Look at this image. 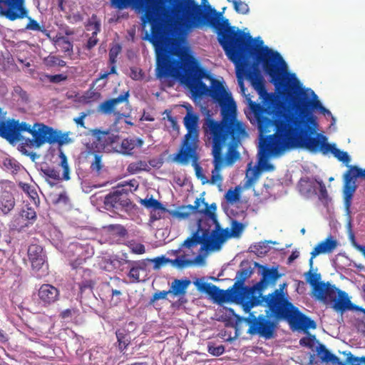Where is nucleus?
<instances>
[{
    "label": "nucleus",
    "instance_id": "nucleus-1",
    "mask_svg": "<svg viewBox=\"0 0 365 365\" xmlns=\"http://www.w3.org/2000/svg\"><path fill=\"white\" fill-rule=\"evenodd\" d=\"M159 78L177 77L194 98L210 96L220 107V120L207 115L202 123L205 141L212 145L215 170L240 158L237 148L247 136L245 124L237 120V105L220 81L213 78L180 43L156 56Z\"/></svg>",
    "mask_w": 365,
    "mask_h": 365
},
{
    "label": "nucleus",
    "instance_id": "nucleus-2",
    "mask_svg": "<svg viewBox=\"0 0 365 365\" xmlns=\"http://www.w3.org/2000/svg\"><path fill=\"white\" fill-rule=\"evenodd\" d=\"M173 13L178 24L185 29L204 25L215 29L220 44L230 60L236 66L238 78L240 73H242L259 93L264 91L262 78L257 68L262 63H257L255 54L247 55V53L250 46L259 49L267 46L256 45L250 34L231 26L229 20L222 17V12L217 11L210 5L207 6V9H203L195 0H179L173 6ZM238 83L245 94L243 81L239 78Z\"/></svg>",
    "mask_w": 365,
    "mask_h": 365
},
{
    "label": "nucleus",
    "instance_id": "nucleus-3",
    "mask_svg": "<svg viewBox=\"0 0 365 365\" xmlns=\"http://www.w3.org/2000/svg\"><path fill=\"white\" fill-rule=\"evenodd\" d=\"M250 108L257 119L262 134L270 133L272 129L275 130L274 134L264 138L260 145L262 156L259 162L264 160L262 166L266 170H273L274 168L272 164L267 163V157L288 148H303L312 153L320 152L323 155L329 153L330 143H327V138L322 133L312 136L316 132L317 126L296 116L286 103L279 101L264 108L250 101Z\"/></svg>",
    "mask_w": 365,
    "mask_h": 365
},
{
    "label": "nucleus",
    "instance_id": "nucleus-4",
    "mask_svg": "<svg viewBox=\"0 0 365 365\" xmlns=\"http://www.w3.org/2000/svg\"><path fill=\"white\" fill-rule=\"evenodd\" d=\"M247 53H255L257 63H262L264 73L270 77V81L277 91L283 97L290 100L292 107L295 110L293 113L296 116L303 119L306 123L317 126V119L312 115V110L323 112L326 110V108L317 99L314 91H312L314 99H310L304 91L299 90L297 86L299 81L294 74H292L291 77L295 83L292 82L291 78L284 77V69L287 65L280 53L269 47L257 49L253 46L248 48Z\"/></svg>",
    "mask_w": 365,
    "mask_h": 365
},
{
    "label": "nucleus",
    "instance_id": "nucleus-5",
    "mask_svg": "<svg viewBox=\"0 0 365 365\" xmlns=\"http://www.w3.org/2000/svg\"><path fill=\"white\" fill-rule=\"evenodd\" d=\"M110 2L119 10L133 6L144 12L141 19L143 26L148 23L151 25V35L146 32L144 39L153 45L156 56L180 43L166 24L170 8L159 0H110Z\"/></svg>",
    "mask_w": 365,
    "mask_h": 365
},
{
    "label": "nucleus",
    "instance_id": "nucleus-6",
    "mask_svg": "<svg viewBox=\"0 0 365 365\" xmlns=\"http://www.w3.org/2000/svg\"><path fill=\"white\" fill-rule=\"evenodd\" d=\"M213 224L215 230L210 233L209 228L203 227V220H199L197 230L183 242L182 246L191 248L200 244L202 245L201 250L218 251L227 239L232 237H239L244 227L242 223L237 221L233 222L231 230L228 228L221 229L217 219L216 222Z\"/></svg>",
    "mask_w": 365,
    "mask_h": 365
},
{
    "label": "nucleus",
    "instance_id": "nucleus-7",
    "mask_svg": "<svg viewBox=\"0 0 365 365\" xmlns=\"http://www.w3.org/2000/svg\"><path fill=\"white\" fill-rule=\"evenodd\" d=\"M268 300V307L276 320H287L289 324L298 329H314L315 322L301 313L288 299H284L279 290L274 291Z\"/></svg>",
    "mask_w": 365,
    "mask_h": 365
},
{
    "label": "nucleus",
    "instance_id": "nucleus-8",
    "mask_svg": "<svg viewBox=\"0 0 365 365\" xmlns=\"http://www.w3.org/2000/svg\"><path fill=\"white\" fill-rule=\"evenodd\" d=\"M262 269V278L259 282L256 283L251 287H245L248 300L245 304V312L248 313L254 307L261 304L262 302L266 303L268 307V300L272 297L274 291L267 296H262L263 290L268 284H275L277 280L281 277L278 272L277 267H267L260 266Z\"/></svg>",
    "mask_w": 365,
    "mask_h": 365
},
{
    "label": "nucleus",
    "instance_id": "nucleus-9",
    "mask_svg": "<svg viewBox=\"0 0 365 365\" xmlns=\"http://www.w3.org/2000/svg\"><path fill=\"white\" fill-rule=\"evenodd\" d=\"M31 134L32 138L26 140L27 145L35 148H40L45 143L51 145L58 143V145L62 146L71 141L68 138V134L62 133L59 130L40 123H34Z\"/></svg>",
    "mask_w": 365,
    "mask_h": 365
},
{
    "label": "nucleus",
    "instance_id": "nucleus-10",
    "mask_svg": "<svg viewBox=\"0 0 365 365\" xmlns=\"http://www.w3.org/2000/svg\"><path fill=\"white\" fill-rule=\"evenodd\" d=\"M317 293L314 294L317 299L322 301L332 302V307L337 312H343L351 308V302L348 294L329 282H319L317 286Z\"/></svg>",
    "mask_w": 365,
    "mask_h": 365
},
{
    "label": "nucleus",
    "instance_id": "nucleus-11",
    "mask_svg": "<svg viewBox=\"0 0 365 365\" xmlns=\"http://www.w3.org/2000/svg\"><path fill=\"white\" fill-rule=\"evenodd\" d=\"M243 320L250 325L247 333L258 334L265 339L273 337L277 323L279 321L274 318L269 309L266 316L260 314L257 317L254 312H250L249 317L244 318Z\"/></svg>",
    "mask_w": 365,
    "mask_h": 365
},
{
    "label": "nucleus",
    "instance_id": "nucleus-12",
    "mask_svg": "<svg viewBox=\"0 0 365 365\" xmlns=\"http://www.w3.org/2000/svg\"><path fill=\"white\" fill-rule=\"evenodd\" d=\"M199 146L198 135L185 134L182 140L180 148L175 156V161L180 164H187L191 160L196 170H200V168L197 164L200 158L198 153Z\"/></svg>",
    "mask_w": 365,
    "mask_h": 365
},
{
    "label": "nucleus",
    "instance_id": "nucleus-13",
    "mask_svg": "<svg viewBox=\"0 0 365 365\" xmlns=\"http://www.w3.org/2000/svg\"><path fill=\"white\" fill-rule=\"evenodd\" d=\"M19 4L14 5L11 9L9 4H4L0 6V16L6 19L14 21L16 20L27 19L28 23L25 29L30 31H42L39 24L31 17L29 16V11L26 6V0H21Z\"/></svg>",
    "mask_w": 365,
    "mask_h": 365
},
{
    "label": "nucleus",
    "instance_id": "nucleus-14",
    "mask_svg": "<svg viewBox=\"0 0 365 365\" xmlns=\"http://www.w3.org/2000/svg\"><path fill=\"white\" fill-rule=\"evenodd\" d=\"M32 127L26 122L19 123L15 119L0 120V136L11 143L22 140V132L31 134Z\"/></svg>",
    "mask_w": 365,
    "mask_h": 365
},
{
    "label": "nucleus",
    "instance_id": "nucleus-15",
    "mask_svg": "<svg viewBox=\"0 0 365 365\" xmlns=\"http://www.w3.org/2000/svg\"><path fill=\"white\" fill-rule=\"evenodd\" d=\"M344 185L343 194L344 205L347 211H349L351 205L352 197L357 188L356 180L357 178H363L365 179V169L362 170L356 165H351L344 174Z\"/></svg>",
    "mask_w": 365,
    "mask_h": 365
},
{
    "label": "nucleus",
    "instance_id": "nucleus-16",
    "mask_svg": "<svg viewBox=\"0 0 365 365\" xmlns=\"http://www.w3.org/2000/svg\"><path fill=\"white\" fill-rule=\"evenodd\" d=\"M132 189L127 186H118L116 190L110 192L104 198V206L108 210H122L128 207L130 204L129 194Z\"/></svg>",
    "mask_w": 365,
    "mask_h": 365
},
{
    "label": "nucleus",
    "instance_id": "nucleus-17",
    "mask_svg": "<svg viewBox=\"0 0 365 365\" xmlns=\"http://www.w3.org/2000/svg\"><path fill=\"white\" fill-rule=\"evenodd\" d=\"M209 296L213 299L214 302L218 304L225 302H235L236 304H241L245 310V304L248 300L246 292L242 291L235 290L233 287L227 290L219 289L214 284Z\"/></svg>",
    "mask_w": 365,
    "mask_h": 365
},
{
    "label": "nucleus",
    "instance_id": "nucleus-18",
    "mask_svg": "<svg viewBox=\"0 0 365 365\" xmlns=\"http://www.w3.org/2000/svg\"><path fill=\"white\" fill-rule=\"evenodd\" d=\"M182 209H186L187 211H178L175 213V215L180 218H185L191 213H200L207 217L208 219L212 221V224L216 222L217 216L215 212L217 210V205L215 202L209 205L208 203L205 202L204 198H197L195 201L194 205H189L187 206L182 207Z\"/></svg>",
    "mask_w": 365,
    "mask_h": 365
},
{
    "label": "nucleus",
    "instance_id": "nucleus-19",
    "mask_svg": "<svg viewBox=\"0 0 365 365\" xmlns=\"http://www.w3.org/2000/svg\"><path fill=\"white\" fill-rule=\"evenodd\" d=\"M93 255V248L90 247L88 245L73 242L68 247L67 255L71 258L70 265L74 269L80 268L86 259L91 258Z\"/></svg>",
    "mask_w": 365,
    "mask_h": 365
},
{
    "label": "nucleus",
    "instance_id": "nucleus-20",
    "mask_svg": "<svg viewBox=\"0 0 365 365\" xmlns=\"http://www.w3.org/2000/svg\"><path fill=\"white\" fill-rule=\"evenodd\" d=\"M38 303L44 307H48L58 300L59 290L50 284H42L38 291Z\"/></svg>",
    "mask_w": 365,
    "mask_h": 365
},
{
    "label": "nucleus",
    "instance_id": "nucleus-21",
    "mask_svg": "<svg viewBox=\"0 0 365 365\" xmlns=\"http://www.w3.org/2000/svg\"><path fill=\"white\" fill-rule=\"evenodd\" d=\"M129 91L124 92L117 98H110L102 102L98 107V111L106 115L115 113L116 106L123 102L128 103Z\"/></svg>",
    "mask_w": 365,
    "mask_h": 365
},
{
    "label": "nucleus",
    "instance_id": "nucleus-22",
    "mask_svg": "<svg viewBox=\"0 0 365 365\" xmlns=\"http://www.w3.org/2000/svg\"><path fill=\"white\" fill-rule=\"evenodd\" d=\"M93 135H95L97 143L100 145L103 149L111 147L115 148L113 145L119 140V136L109 131H101L100 130H94Z\"/></svg>",
    "mask_w": 365,
    "mask_h": 365
},
{
    "label": "nucleus",
    "instance_id": "nucleus-23",
    "mask_svg": "<svg viewBox=\"0 0 365 365\" xmlns=\"http://www.w3.org/2000/svg\"><path fill=\"white\" fill-rule=\"evenodd\" d=\"M192 109V106H189V108H187V113L183 119L184 125L187 130L186 134L199 135V115L193 113Z\"/></svg>",
    "mask_w": 365,
    "mask_h": 365
},
{
    "label": "nucleus",
    "instance_id": "nucleus-24",
    "mask_svg": "<svg viewBox=\"0 0 365 365\" xmlns=\"http://www.w3.org/2000/svg\"><path fill=\"white\" fill-rule=\"evenodd\" d=\"M316 352L317 356L323 363L331 364L332 365H346L345 362L341 361L338 356L331 354L322 344H319Z\"/></svg>",
    "mask_w": 365,
    "mask_h": 365
},
{
    "label": "nucleus",
    "instance_id": "nucleus-25",
    "mask_svg": "<svg viewBox=\"0 0 365 365\" xmlns=\"http://www.w3.org/2000/svg\"><path fill=\"white\" fill-rule=\"evenodd\" d=\"M337 245V240L332 236H329L320 242L311 252V255H312V257H316L321 254L331 253L336 248Z\"/></svg>",
    "mask_w": 365,
    "mask_h": 365
},
{
    "label": "nucleus",
    "instance_id": "nucleus-26",
    "mask_svg": "<svg viewBox=\"0 0 365 365\" xmlns=\"http://www.w3.org/2000/svg\"><path fill=\"white\" fill-rule=\"evenodd\" d=\"M152 262L155 263V268H158L160 266L167 262H170L173 266H175L178 268H184L192 265L193 263L191 259H186L185 255L180 257H178L175 259H170L165 257L164 256L158 257L152 259Z\"/></svg>",
    "mask_w": 365,
    "mask_h": 365
},
{
    "label": "nucleus",
    "instance_id": "nucleus-27",
    "mask_svg": "<svg viewBox=\"0 0 365 365\" xmlns=\"http://www.w3.org/2000/svg\"><path fill=\"white\" fill-rule=\"evenodd\" d=\"M140 202L145 207L152 208L153 210V212H152L150 217L153 220L160 219L163 215L167 211L166 208L158 200L153 197L141 200Z\"/></svg>",
    "mask_w": 365,
    "mask_h": 365
},
{
    "label": "nucleus",
    "instance_id": "nucleus-28",
    "mask_svg": "<svg viewBox=\"0 0 365 365\" xmlns=\"http://www.w3.org/2000/svg\"><path fill=\"white\" fill-rule=\"evenodd\" d=\"M15 199L13 194L7 190H3L0 194V210L3 215H8L15 206Z\"/></svg>",
    "mask_w": 365,
    "mask_h": 365
},
{
    "label": "nucleus",
    "instance_id": "nucleus-29",
    "mask_svg": "<svg viewBox=\"0 0 365 365\" xmlns=\"http://www.w3.org/2000/svg\"><path fill=\"white\" fill-rule=\"evenodd\" d=\"M252 273L253 271L250 267L240 269L237 273V280L235 282L232 287L234 289L239 290L240 292L242 291V292H246L247 291L245 288L250 287L245 286L244 283L247 279L251 277Z\"/></svg>",
    "mask_w": 365,
    "mask_h": 365
},
{
    "label": "nucleus",
    "instance_id": "nucleus-30",
    "mask_svg": "<svg viewBox=\"0 0 365 365\" xmlns=\"http://www.w3.org/2000/svg\"><path fill=\"white\" fill-rule=\"evenodd\" d=\"M143 141L141 139H128L125 138L122 140L119 150V153L123 155H130L133 154V150L135 147H141Z\"/></svg>",
    "mask_w": 365,
    "mask_h": 365
},
{
    "label": "nucleus",
    "instance_id": "nucleus-31",
    "mask_svg": "<svg viewBox=\"0 0 365 365\" xmlns=\"http://www.w3.org/2000/svg\"><path fill=\"white\" fill-rule=\"evenodd\" d=\"M190 281L189 279H175L172 282L170 289V293L174 295H184Z\"/></svg>",
    "mask_w": 365,
    "mask_h": 365
},
{
    "label": "nucleus",
    "instance_id": "nucleus-32",
    "mask_svg": "<svg viewBox=\"0 0 365 365\" xmlns=\"http://www.w3.org/2000/svg\"><path fill=\"white\" fill-rule=\"evenodd\" d=\"M118 347L120 352L127 349L130 343V337L125 329H118L115 331Z\"/></svg>",
    "mask_w": 365,
    "mask_h": 365
},
{
    "label": "nucleus",
    "instance_id": "nucleus-33",
    "mask_svg": "<svg viewBox=\"0 0 365 365\" xmlns=\"http://www.w3.org/2000/svg\"><path fill=\"white\" fill-rule=\"evenodd\" d=\"M20 215L23 219L28 221V222L25 225V227L32 225L37 218L36 212L34 208L27 205L22 209Z\"/></svg>",
    "mask_w": 365,
    "mask_h": 365
},
{
    "label": "nucleus",
    "instance_id": "nucleus-34",
    "mask_svg": "<svg viewBox=\"0 0 365 365\" xmlns=\"http://www.w3.org/2000/svg\"><path fill=\"white\" fill-rule=\"evenodd\" d=\"M150 167L146 161L138 160L130 163L128 166L127 170L131 174H137L141 171H148Z\"/></svg>",
    "mask_w": 365,
    "mask_h": 365
},
{
    "label": "nucleus",
    "instance_id": "nucleus-35",
    "mask_svg": "<svg viewBox=\"0 0 365 365\" xmlns=\"http://www.w3.org/2000/svg\"><path fill=\"white\" fill-rule=\"evenodd\" d=\"M53 41L61 48L62 51L68 53L73 52V44L68 38L63 36H56Z\"/></svg>",
    "mask_w": 365,
    "mask_h": 365
},
{
    "label": "nucleus",
    "instance_id": "nucleus-36",
    "mask_svg": "<svg viewBox=\"0 0 365 365\" xmlns=\"http://www.w3.org/2000/svg\"><path fill=\"white\" fill-rule=\"evenodd\" d=\"M329 153L340 162L348 164L351 159L348 153L336 148L334 144H330Z\"/></svg>",
    "mask_w": 365,
    "mask_h": 365
},
{
    "label": "nucleus",
    "instance_id": "nucleus-37",
    "mask_svg": "<svg viewBox=\"0 0 365 365\" xmlns=\"http://www.w3.org/2000/svg\"><path fill=\"white\" fill-rule=\"evenodd\" d=\"M259 169L258 168L253 169H248L246 173L245 187H250L258 179L259 176Z\"/></svg>",
    "mask_w": 365,
    "mask_h": 365
},
{
    "label": "nucleus",
    "instance_id": "nucleus-38",
    "mask_svg": "<svg viewBox=\"0 0 365 365\" xmlns=\"http://www.w3.org/2000/svg\"><path fill=\"white\" fill-rule=\"evenodd\" d=\"M43 63L47 67H54L56 66L64 67L66 66V62L58 56L49 55L43 59Z\"/></svg>",
    "mask_w": 365,
    "mask_h": 365
},
{
    "label": "nucleus",
    "instance_id": "nucleus-39",
    "mask_svg": "<svg viewBox=\"0 0 365 365\" xmlns=\"http://www.w3.org/2000/svg\"><path fill=\"white\" fill-rule=\"evenodd\" d=\"M90 26H93L94 31L92 33V36H91L87 42V48L88 49L92 48L94 47L97 43H98V38H96V35L100 31V24L98 22H95L93 24H91L89 25Z\"/></svg>",
    "mask_w": 365,
    "mask_h": 365
},
{
    "label": "nucleus",
    "instance_id": "nucleus-40",
    "mask_svg": "<svg viewBox=\"0 0 365 365\" xmlns=\"http://www.w3.org/2000/svg\"><path fill=\"white\" fill-rule=\"evenodd\" d=\"M58 155L61 159L60 165L63 170L62 179L64 180H68L70 179V176H69L70 170H69L67 157L62 150H60Z\"/></svg>",
    "mask_w": 365,
    "mask_h": 365
},
{
    "label": "nucleus",
    "instance_id": "nucleus-41",
    "mask_svg": "<svg viewBox=\"0 0 365 365\" xmlns=\"http://www.w3.org/2000/svg\"><path fill=\"white\" fill-rule=\"evenodd\" d=\"M231 1L233 4L235 11L240 14H247L249 12V6L247 4L241 0H227Z\"/></svg>",
    "mask_w": 365,
    "mask_h": 365
},
{
    "label": "nucleus",
    "instance_id": "nucleus-42",
    "mask_svg": "<svg viewBox=\"0 0 365 365\" xmlns=\"http://www.w3.org/2000/svg\"><path fill=\"white\" fill-rule=\"evenodd\" d=\"M307 282L313 287L314 294L317 293V286L319 285V280L321 279L320 274L313 273L311 270H309L307 273Z\"/></svg>",
    "mask_w": 365,
    "mask_h": 365
},
{
    "label": "nucleus",
    "instance_id": "nucleus-43",
    "mask_svg": "<svg viewBox=\"0 0 365 365\" xmlns=\"http://www.w3.org/2000/svg\"><path fill=\"white\" fill-rule=\"evenodd\" d=\"M43 249L41 246L33 244L28 248V257L29 259L43 257L42 255Z\"/></svg>",
    "mask_w": 365,
    "mask_h": 365
},
{
    "label": "nucleus",
    "instance_id": "nucleus-44",
    "mask_svg": "<svg viewBox=\"0 0 365 365\" xmlns=\"http://www.w3.org/2000/svg\"><path fill=\"white\" fill-rule=\"evenodd\" d=\"M103 167L102 163V155L95 154L93 161L91 164V170L93 172L96 173L98 175L101 173V171Z\"/></svg>",
    "mask_w": 365,
    "mask_h": 365
},
{
    "label": "nucleus",
    "instance_id": "nucleus-45",
    "mask_svg": "<svg viewBox=\"0 0 365 365\" xmlns=\"http://www.w3.org/2000/svg\"><path fill=\"white\" fill-rule=\"evenodd\" d=\"M347 356L346 363H350L351 365H365V356L358 357L352 355L351 352H344Z\"/></svg>",
    "mask_w": 365,
    "mask_h": 365
},
{
    "label": "nucleus",
    "instance_id": "nucleus-46",
    "mask_svg": "<svg viewBox=\"0 0 365 365\" xmlns=\"http://www.w3.org/2000/svg\"><path fill=\"white\" fill-rule=\"evenodd\" d=\"M225 199L227 202L230 204H234L237 201H238L240 198V192L236 190L230 189L227 191L225 195Z\"/></svg>",
    "mask_w": 365,
    "mask_h": 365
},
{
    "label": "nucleus",
    "instance_id": "nucleus-47",
    "mask_svg": "<svg viewBox=\"0 0 365 365\" xmlns=\"http://www.w3.org/2000/svg\"><path fill=\"white\" fill-rule=\"evenodd\" d=\"M195 285L196 286L197 289L202 292H205L207 294H210L214 284L211 283H207L205 282H202L201 280H196L194 282Z\"/></svg>",
    "mask_w": 365,
    "mask_h": 365
},
{
    "label": "nucleus",
    "instance_id": "nucleus-48",
    "mask_svg": "<svg viewBox=\"0 0 365 365\" xmlns=\"http://www.w3.org/2000/svg\"><path fill=\"white\" fill-rule=\"evenodd\" d=\"M95 285V282L92 280L91 279H84L81 282L78 283L79 289L81 294H83L84 292H86L87 289L92 292L93 287Z\"/></svg>",
    "mask_w": 365,
    "mask_h": 365
},
{
    "label": "nucleus",
    "instance_id": "nucleus-49",
    "mask_svg": "<svg viewBox=\"0 0 365 365\" xmlns=\"http://www.w3.org/2000/svg\"><path fill=\"white\" fill-rule=\"evenodd\" d=\"M19 187L25 192L30 197L35 199L37 197V192L34 190L32 186L28 183L19 182Z\"/></svg>",
    "mask_w": 365,
    "mask_h": 365
},
{
    "label": "nucleus",
    "instance_id": "nucleus-50",
    "mask_svg": "<svg viewBox=\"0 0 365 365\" xmlns=\"http://www.w3.org/2000/svg\"><path fill=\"white\" fill-rule=\"evenodd\" d=\"M107 227L109 231L115 232L120 237H125L128 233L126 229L120 225H109Z\"/></svg>",
    "mask_w": 365,
    "mask_h": 365
},
{
    "label": "nucleus",
    "instance_id": "nucleus-51",
    "mask_svg": "<svg viewBox=\"0 0 365 365\" xmlns=\"http://www.w3.org/2000/svg\"><path fill=\"white\" fill-rule=\"evenodd\" d=\"M207 351L212 356H219L225 352V346L223 345L215 346L214 345L208 344Z\"/></svg>",
    "mask_w": 365,
    "mask_h": 365
},
{
    "label": "nucleus",
    "instance_id": "nucleus-52",
    "mask_svg": "<svg viewBox=\"0 0 365 365\" xmlns=\"http://www.w3.org/2000/svg\"><path fill=\"white\" fill-rule=\"evenodd\" d=\"M14 96L19 97L22 101H27L29 96L26 91H24L20 86H16L14 87L12 92Z\"/></svg>",
    "mask_w": 365,
    "mask_h": 365
},
{
    "label": "nucleus",
    "instance_id": "nucleus-53",
    "mask_svg": "<svg viewBox=\"0 0 365 365\" xmlns=\"http://www.w3.org/2000/svg\"><path fill=\"white\" fill-rule=\"evenodd\" d=\"M121 51L120 46L113 47L109 51V63L110 64H115L117 61V57Z\"/></svg>",
    "mask_w": 365,
    "mask_h": 365
},
{
    "label": "nucleus",
    "instance_id": "nucleus-54",
    "mask_svg": "<svg viewBox=\"0 0 365 365\" xmlns=\"http://www.w3.org/2000/svg\"><path fill=\"white\" fill-rule=\"evenodd\" d=\"M143 267H133L130 269L128 273L129 278L133 279L134 282H140V269H143Z\"/></svg>",
    "mask_w": 365,
    "mask_h": 365
},
{
    "label": "nucleus",
    "instance_id": "nucleus-55",
    "mask_svg": "<svg viewBox=\"0 0 365 365\" xmlns=\"http://www.w3.org/2000/svg\"><path fill=\"white\" fill-rule=\"evenodd\" d=\"M4 165L9 170H11L12 172H15L19 170V163L13 160L6 158L4 162Z\"/></svg>",
    "mask_w": 365,
    "mask_h": 365
},
{
    "label": "nucleus",
    "instance_id": "nucleus-56",
    "mask_svg": "<svg viewBox=\"0 0 365 365\" xmlns=\"http://www.w3.org/2000/svg\"><path fill=\"white\" fill-rule=\"evenodd\" d=\"M29 260L31 263L32 269L36 271H38L39 269H41L45 262L43 257L34 258Z\"/></svg>",
    "mask_w": 365,
    "mask_h": 365
},
{
    "label": "nucleus",
    "instance_id": "nucleus-57",
    "mask_svg": "<svg viewBox=\"0 0 365 365\" xmlns=\"http://www.w3.org/2000/svg\"><path fill=\"white\" fill-rule=\"evenodd\" d=\"M70 202L69 197L66 192L60 193L57 197L53 200V204H63L64 205H68Z\"/></svg>",
    "mask_w": 365,
    "mask_h": 365
},
{
    "label": "nucleus",
    "instance_id": "nucleus-58",
    "mask_svg": "<svg viewBox=\"0 0 365 365\" xmlns=\"http://www.w3.org/2000/svg\"><path fill=\"white\" fill-rule=\"evenodd\" d=\"M315 339L316 338L314 335L305 336L300 339L299 344L309 348H312L314 346Z\"/></svg>",
    "mask_w": 365,
    "mask_h": 365
},
{
    "label": "nucleus",
    "instance_id": "nucleus-59",
    "mask_svg": "<svg viewBox=\"0 0 365 365\" xmlns=\"http://www.w3.org/2000/svg\"><path fill=\"white\" fill-rule=\"evenodd\" d=\"M43 172L47 177L54 180H59L61 179L58 171L54 168H48L43 170Z\"/></svg>",
    "mask_w": 365,
    "mask_h": 365
},
{
    "label": "nucleus",
    "instance_id": "nucleus-60",
    "mask_svg": "<svg viewBox=\"0 0 365 365\" xmlns=\"http://www.w3.org/2000/svg\"><path fill=\"white\" fill-rule=\"evenodd\" d=\"M168 294H170V290L168 291H158L153 294L152 298L150 299V304H153L155 301H158L159 299H165L167 295Z\"/></svg>",
    "mask_w": 365,
    "mask_h": 365
},
{
    "label": "nucleus",
    "instance_id": "nucleus-61",
    "mask_svg": "<svg viewBox=\"0 0 365 365\" xmlns=\"http://www.w3.org/2000/svg\"><path fill=\"white\" fill-rule=\"evenodd\" d=\"M47 78L49 80L51 83H58L61 81H66L67 76L63 74L48 75L47 76Z\"/></svg>",
    "mask_w": 365,
    "mask_h": 365
},
{
    "label": "nucleus",
    "instance_id": "nucleus-62",
    "mask_svg": "<svg viewBox=\"0 0 365 365\" xmlns=\"http://www.w3.org/2000/svg\"><path fill=\"white\" fill-rule=\"evenodd\" d=\"M130 249L134 254L142 255L145 252V246L141 243L131 245Z\"/></svg>",
    "mask_w": 365,
    "mask_h": 365
},
{
    "label": "nucleus",
    "instance_id": "nucleus-63",
    "mask_svg": "<svg viewBox=\"0 0 365 365\" xmlns=\"http://www.w3.org/2000/svg\"><path fill=\"white\" fill-rule=\"evenodd\" d=\"M130 77L135 81L142 79L143 78L142 70L138 68H130Z\"/></svg>",
    "mask_w": 365,
    "mask_h": 365
},
{
    "label": "nucleus",
    "instance_id": "nucleus-64",
    "mask_svg": "<svg viewBox=\"0 0 365 365\" xmlns=\"http://www.w3.org/2000/svg\"><path fill=\"white\" fill-rule=\"evenodd\" d=\"M88 113L82 112L78 118L73 119L74 122L82 128H86L84 119L88 115Z\"/></svg>",
    "mask_w": 365,
    "mask_h": 365
}]
</instances>
